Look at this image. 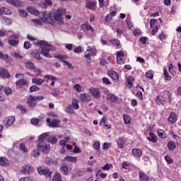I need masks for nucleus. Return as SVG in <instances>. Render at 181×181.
I'll use <instances>...</instances> for the list:
<instances>
[{"label": "nucleus", "mask_w": 181, "mask_h": 181, "mask_svg": "<svg viewBox=\"0 0 181 181\" xmlns=\"http://www.w3.org/2000/svg\"><path fill=\"white\" fill-rule=\"evenodd\" d=\"M44 8H46L47 5L48 6H52L53 5V3L52 2V0H44Z\"/></svg>", "instance_id": "obj_56"}, {"label": "nucleus", "mask_w": 181, "mask_h": 181, "mask_svg": "<svg viewBox=\"0 0 181 181\" xmlns=\"http://www.w3.org/2000/svg\"><path fill=\"white\" fill-rule=\"evenodd\" d=\"M117 146L119 148V149H122L124 148V144H125V141H124L123 138H119L117 141Z\"/></svg>", "instance_id": "obj_31"}, {"label": "nucleus", "mask_w": 181, "mask_h": 181, "mask_svg": "<svg viewBox=\"0 0 181 181\" xmlns=\"http://www.w3.org/2000/svg\"><path fill=\"white\" fill-rule=\"evenodd\" d=\"M132 154L136 158H141V156H142V150H141V148H133Z\"/></svg>", "instance_id": "obj_21"}, {"label": "nucleus", "mask_w": 181, "mask_h": 181, "mask_svg": "<svg viewBox=\"0 0 181 181\" xmlns=\"http://www.w3.org/2000/svg\"><path fill=\"white\" fill-rule=\"evenodd\" d=\"M79 98L81 103H90L91 100V95L88 93H82L80 95Z\"/></svg>", "instance_id": "obj_11"}, {"label": "nucleus", "mask_w": 181, "mask_h": 181, "mask_svg": "<svg viewBox=\"0 0 181 181\" xmlns=\"http://www.w3.org/2000/svg\"><path fill=\"white\" fill-rule=\"evenodd\" d=\"M123 119L124 124H131V116L128 115H123Z\"/></svg>", "instance_id": "obj_38"}, {"label": "nucleus", "mask_w": 181, "mask_h": 181, "mask_svg": "<svg viewBox=\"0 0 181 181\" xmlns=\"http://www.w3.org/2000/svg\"><path fill=\"white\" fill-rule=\"evenodd\" d=\"M16 86L17 88H22L23 87V80L21 79L16 82Z\"/></svg>", "instance_id": "obj_49"}, {"label": "nucleus", "mask_w": 181, "mask_h": 181, "mask_svg": "<svg viewBox=\"0 0 181 181\" xmlns=\"http://www.w3.org/2000/svg\"><path fill=\"white\" fill-rule=\"evenodd\" d=\"M11 56H12L15 59H23V57L21 55H20L18 53H17L16 52H11Z\"/></svg>", "instance_id": "obj_48"}, {"label": "nucleus", "mask_w": 181, "mask_h": 181, "mask_svg": "<svg viewBox=\"0 0 181 181\" xmlns=\"http://www.w3.org/2000/svg\"><path fill=\"white\" fill-rule=\"evenodd\" d=\"M13 122H15V117L12 116L6 117L4 120V124L6 127V128H9V127L13 125Z\"/></svg>", "instance_id": "obj_9"}, {"label": "nucleus", "mask_w": 181, "mask_h": 181, "mask_svg": "<svg viewBox=\"0 0 181 181\" xmlns=\"http://www.w3.org/2000/svg\"><path fill=\"white\" fill-rule=\"evenodd\" d=\"M53 181H62V175H60V173H56L53 177H52Z\"/></svg>", "instance_id": "obj_37"}, {"label": "nucleus", "mask_w": 181, "mask_h": 181, "mask_svg": "<svg viewBox=\"0 0 181 181\" xmlns=\"http://www.w3.org/2000/svg\"><path fill=\"white\" fill-rule=\"evenodd\" d=\"M126 22L127 23L129 29L132 30V29H134V25H132V22H131V20L129 18H127Z\"/></svg>", "instance_id": "obj_57"}, {"label": "nucleus", "mask_w": 181, "mask_h": 181, "mask_svg": "<svg viewBox=\"0 0 181 181\" xmlns=\"http://www.w3.org/2000/svg\"><path fill=\"white\" fill-rule=\"evenodd\" d=\"M1 23H3L4 25H12V23H13L12 19H11L8 17H1Z\"/></svg>", "instance_id": "obj_23"}, {"label": "nucleus", "mask_w": 181, "mask_h": 181, "mask_svg": "<svg viewBox=\"0 0 181 181\" xmlns=\"http://www.w3.org/2000/svg\"><path fill=\"white\" fill-rule=\"evenodd\" d=\"M33 56L37 60H42V57H40V52H33Z\"/></svg>", "instance_id": "obj_55"}, {"label": "nucleus", "mask_w": 181, "mask_h": 181, "mask_svg": "<svg viewBox=\"0 0 181 181\" xmlns=\"http://www.w3.org/2000/svg\"><path fill=\"white\" fill-rule=\"evenodd\" d=\"M25 67H27V69H30V70H33V69H35V65H33L32 62L28 61L25 62Z\"/></svg>", "instance_id": "obj_42"}, {"label": "nucleus", "mask_w": 181, "mask_h": 181, "mask_svg": "<svg viewBox=\"0 0 181 181\" xmlns=\"http://www.w3.org/2000/svg\"><path fill=\"white\" fill-rule=\"evenodd\" d=\"M107 121H108V119H107V117L104 116L102 119H101V124H103V125L105 126V127L107 129H111V124H108V122H107Z\"/></svg>", "instance_id": "obj_30"}, {"label": "nucleus", "mask_w": 181, "mask_h": 181, "mask_svg": "<svg viewBox=\"0 0 181 181\" xmlns=\"http://www.w3.org/2000/svg\"><path fill=\"white\" fill-rule=\"evenodd\" d=\"M48 136L49 132L40 134L38 138V142H40V144H42L43 141H45V139H46V138H47Z\"/></svg>", "instance_id": "obj_29"}, {"label": "nucleus", "mask_w": 181, "mask_h": 181, "mask_svg": "<svg viewBox=\"0 0 181 181\" xmlns=\"http://www.w3.org/2000/svg\"><path fill=\"white\" fill-rule=\"evenodd\" d=\"M146 77L150 79L153 78V74L152 73V71H148V72H146Z\"/></svg>", "instance_id": "obj_60"}, {"label": "nucleus", "mask_w": 181, "mask_h": 181, "mask_svg": "<svg viewBox=\"0 0 181 181\" xmlns=\"http://www.w3.org/2000/svg\"><path fill=\"white\" fill-rule=\"evenodd\" d=\"M31 124H33V125H35V126L39 125V119L37 118L32 119Z\"/></svg>", "instance_id": "obj_62"}, {"label": "nucleus", "mask_w": 181, "mask_h": 181, "mask_svg": "<svg viewBox=\"0 0 181 181\" xmlns=\"http://www.w3.org/2000/svg\"><path fill=\"white\" fill-rule=\"evenodd\" d=\"M44 78H46L47 83H49V81L51 82V86L53 87L56 82L57 81V78L53 75H45L44 76Z\"/></svg>", "instance_id": "obj_10"}, {"label": "nucleus", "mask_w": 181, "mask_h": 181, "mask_svg": "<svg viewBox=\"0 0 181 181\" xmlns=\"http://www.w3.org/2000/svg\"><path fill=\"white\" fill-rule=\"evenodd\" d=\"M168 121L171 124H175V122L177 121V116L176 115V113H175V112L170 113V117H168Z\"/></svg>", "instance_id": "obj_18"}, {"label": "nucleus", "mask_w": 181, "mask_h": 181, "mask_svg": "<svg viewBox=\"0 0 181 181\" xmlns=\"http://www.w3.org/2000/svg\"><path fill=\"white\" fill-rule=\"evenodd\" d=\"M9 58V56H8V54H4V53H2V52H0V59H1V60H8V59Z\"/></svg>", "instance_id": "obj_59"}, {"label": "nucleus", "mask_w": 181, "mask_h": 181, "mask_svg": "<svg viewBox=\"0 0 181 181\" xmlns=\"http://www.w3.org/2000/svg\"><path fill=\"white\" fill-rule=\"evenodd\" d=\"M133 34L134 36H141L142 35V33L141 32V30L139 28H136L134 30Z\"/></svg>", "instance_id": "obj_58"}, {"label": "nucleus", "mask_w": 181, "mask_h": 181, "mask_svg": "<svg viewBox=\"0 0 181 181\" xmlns=\"http://www.w3.org/2000/svg\"><path fill=\"white\" fill-rule=\"evenodd\" d=\"M37 148L44 153H49L50 152V144L48 143H40Z\"/></svg>", "instance_id": "obj_5"}, {"label": "nucleus", "mask_w": 181, "mask_h": 181, "mask_svg": "<svg viewBox=\"0 0 181 181\" xmlns=\"http://www.w3.org/2000/svg\"><path fill=\"white\" fill-rule=\"evenodd\" d=\"M64 160L66 162H71L72 163H76L77 162V157L71 156H66L64 157Z\"/></svg>", "instance_id": "obj_26"}, {"label": "nucleus", "mask_w": 181, "mask_h": 181, "mask_svg": "<svg viewBox=\"0 0 181 181\" xmlns=\"http://www.w3.org/2000/svg\"><path fill=\"white\" fill-rule=\"evenodd\" d=\"M0 165L4 168L9 166V161L8 160V158L6 157H0Z\"/></svg>", "instance_id": "obj_24"}, {"label": "nucleus", "mask_w": 181, "mask_h": 181, "mask_svg": "<svg viewBox=\"0 0 181 181\" xmlns=\"http://www.w3.org/2000/svg\"><path fill=\"white\" fill-rule=\"evenodd\" d=\"M40 149L37 148L35 149H34L32 152V155L34 158H39L40 155Z\"/></svg>", "instance_id": "obj_36"}, {"label": "nucleus", "mask_w": 181, "mask_h": 181, "mask_svg": "<svg viewBox=\"0 0 181 181\" xmlns=\"http://www.w3.org/2000/svg\"><path fill=\"white\" fill-rule=\"evenodd\" d=\"M37 46H40L41 48V54L45 57H47L50 59L52 55L50 54V52H53V50H56V47L50 45L45 40H38L36 42Z\"/></svg>", "instance_id": "obj_2"}, {"label": "nucleus", "mask_w": 181, "mask_h": 181, "mask_svg": "<svg viewBox=\"0 0 181 181\" xmlns=\"http://www.w3.org/2000/svg\"><path fill=\"white\" fill-rule=\"evenodd\" d=\"M4 91L6 95H11L12 94V89L9 86L5 87Z\"/></svg>", "instance_id": "obj_45"}, {"label": "nucleus", "mask_w": 181, "mask_h": 181, "mask_svg": "<svg viewBox=\"0 0 181 181\" xmlns=\"http://www.w3.org/2000/svg\"><path fill=\"white\" fill-rule=\"evenodd\" d=\"M164 76L165 80H166L167 81H170V80H172V76L169 75V72H168V70H166L165 69H164Z\"/></svg>", "instance_id": "obj_41"}, {"label": "nucleus", "mask_w": 181, "mask_h": 181, "mask_svg": "<svg viewBox=\"0 0 181 181\" xmlns=\"http://www.w3.org/2000/svg\"><path fill=\"white\" fill-rule=\"evenodd\" d=\"M86 8L90 9L91 11H95V9H97V2L93 1H87Z\"/></svg>", "instance_id": "obj_14"}, {"label": "nucleus", "mask_w": 181, "mask_h": 181, "mask_svg": "<svg viewBox=\"0 0 181 181\" xmlns=\"http://www.w3.org/2000/svg\"><path fill=\"white\" fill-rule=\"evenodd\" d=\"M73 107L71 105H69L68 107L66 109V112H69V114H74V110H73Z\"/></svg>", "instance_id": "obj_52"}, {"label": "nucleus", "mask_w": 181, "mask_h": 181, "mask_svg": "<svg viewBox=\"0 0 181 181\" xmlns=\"http://www.w3.org/2000/svg\"><path fill=\"white\" fill-rule=\"evenodd\" d=\"M11 15L12 12L11 10L6 7L0 8V15Z\"/></svg>", "instance_id": "obj_25"}, {"label": "nucleus", "mask_w": 181, "mask_h": 181, "mask_svg": "<svg viewBox=\"0 0 181 181\" xmlns=\"http://www.w3.org/2000/svg\"><path fill=\"white\" fill-rule=\"evenodd\" d=\"M109 42L110 43H112L113 46H115L117 49H119V47H121V42L117 39L110 40Z\"/></svg>", "instance_id": "obj_32"}, {"label": "nucleus", "mask_w": 181, "mask_h": 181, "mask_svg": "<svg viewBox=\"0 0 181 181\" xmlns=\"http://www.w3.org/2000/svg\"><path fill=\"white\" fill-rule=\"evenodd\" d=\"M39 90H40V88H39V87H37V86L36 85H33L30 88V93H33L35 91H39Z\"/></svg>", "instance_id": "obj_53"}, {"label": "nucleus", "mask_w": 181, "mask_h": 181, "mask_svg": "<svg viewBox=\"0 0 181 181\" xmlns=\"http://www.w3.org/2000/svg\"><path fill=\"white\" fill-rule=\"evenodd\" d=\"M33 84H37V86H42L45 83V80L40 78H34L32 79Z\"/></svg>", "instance_id": "obj_27"}, {"label": "nucleus", "mask_w": 181, "mask_h": 181, "mask_svg": "<svg viewBox=\"0 0 181 181\" xmlns=\"http://www.w3.org/2000/svg\"><path fill=\"white\" fill-rule=\"evenodd\" d=\"M57 59H59V60H61V62H62V63H64L65 62H66L69 59V57H67V55H62V54H59L56 56Z\"/></svg>", "instance_id": "obj_34"}, {"label": "nucleus", "mask_w": 181, "mask_h": 181, "mask_svg": "<svg viewBox=\"0 0 181 181\" xmlns=\"http://www.w3.org/2000/svg\"><path fill=\"white\" fill-rule=\"evenodd\" d=\"M47 125L52 128H59L60 127V119L47 118Z\"/></svg>", "instance_id": "obj_6"}, {"label": "nucleus", "mask_w": 181, "mask_h": 181, "mask_svg": "<svg viewBox=\"0 0 181 181\" xmlns=\"http://www.w3.org/2000/svg\"><path fill=\"white\" fill-rule=\"evenodd\" d=\"M122 168L123 169H129V163L127 161H124L122 163Z\"/></svg>", "instance_id": "obj_63"}, {"label": "nucleus", "mask_w": 181, "mask_h": 181, "mask_svg": "<svg viewBox=\"0 0 181 181\" xmlns=\"http://www.w3.org/2000/svg\"><path fill=\"white\" fill-rule=\"evenodd\" d=\"M166 37H168V34L165 33L163 32L160 35H159V39L161 40V42H163V40H166Z\"/></svg>", "instance_id": "obj_50"}, {"label": "nucleus", "mask_w": 181, "mask_h": 181, "mask_svg": "<svg viewBox=\"0 0 181 181\" xmlns=\"http://www.w3.org/2000/svg\"><path fill=\"white\" fill-rule=\"evenodd\" d=\"M134 77H132V76H128L127 78V84H128V86H129V88H131V87H132V86H133V83H134Z\"/></svg>", "instance_id": "obj_35"}, {"label": "nucleus", "mask_w": 181, "mask_h": 181, "mask_svg": "<svg viewBox=\"0 0 181 181\" xmlns=\"http://www.w3.org/2000/svg\"><path fill=\"white\" fill-rule=\"evenodd\" d=\"M89 92L94 98H100L101 97V92L98 88L91 87L89 88Z\"/></svg>", "instance_id": "obj_8"}, {"label": "nucleus", "mask_w": 181, "mask_h": 181, "mask_svg": "<svg viewBox=\"0 0 181 181\" xmlns=\"http://www.w3.org/2000/svg\"><path fill=\"white\" fill-rule=\"evenodd\" d=\"M66 13V10L64 8H59L58 10L49 13L47 11L42 12L40 13V19L44 23H52V20L50 19V16H54V19L59 23V25H63L64 21L62 18V16Z\"/></svg>", "instance_id": "obj_1"}, {"label": "nucleus", "mask_w": 181, "mask_h": 181, "mask_svg": "<svg viewBox=\"0 0 181 181\" xmlns=\"http://www.w3.org/2000/svg\"><path fill=\"white\" fill-rule=\"evenodd\" d=\"M49 142H50V144H54L57 142V138L55 136H51L49 137Z\"/></svg>", "instance_id": "obj_47"}, {"label": "nucleus", "mask_w": 181, "mask_h": 181, "mask_svg": "<svg viewBox=\"0 0 181 181\" xmlns=\"http://www.w3.org/2000/svg\"><path fill=\"white\" fill-rule=\"evenodd\" d=\"M147 139L150 141L151 142H153V144H156L158 142V138L153 134V132H150L148 134V136L147 137Z\"/></svg>", "instance_id": "obj_19"}, {"label": "nucleus", "mask_w": 181, "mask_h": 181, "mask_svg": "<svg viewBox=\"0 0 181 181\" xmlns=\"http://www.w3.org/2000/svg\"><path fill=\"white\" fill-rule=\"evenodd\" d=\"M111 164L107 163L105 165L102 167L103 170H110L111 169Z\"/></svg>", "instance_id": "obj_64"}, {"label": "nucleus", "mask_w": 181, "mask_h": 181, "mask_svg": "<svg viewBox=\"0 0 181 181\" xmlns=\"http://www.w3.org/2000/svg\"><path fill=\"white\" fill-rule=\"evenodd\" d=\"M107 75L112 80H115V81H118L119 80V76L118 75V73L114 71H108Z\"/></svg>", "instance_id": "obj_15"}, {"label": "nucleus", "mask_w": 181, "mask_h": 181, "mask_svg": "<svg viewBox=\"0 0 181 181\" xmlns=\"http://www.w3.org/2000/svg\"><path fill=\"white\" fill-rule=\"evenodd\" d=\"M45 96H32L30 95L28 98L27 99V104L28 105V107L30 108H33L36 104H37V101H42V100H44Z\"/></svg>", "instance_id": "obj_3"}, {"label": "nucleus", "mask_w": 181, "mask_h": 181, "mask_svg": "<svg viewBox=\"0 0 181 181\" xmlns=\"http://www.w3.org/2000/svg\"><path fill=\"white\" fill-rule=\"evenodd\" d=\"M95 47L93 46H89L87 47L86 51L85 52V57L88 60H91V55L95 56Z\"/></svg>", "instance_id": "obj_4"}, {"label": "nucleus", "mask_w": 181, "mask_h": 181, "mask_svg": "<svg viewBox=\"0 0 181 181\" xmlns=\"http://www.w3.org/2000/svg\"><path fill=\"white\" fill-rule=\"evenodd\" d=\"M9 76V71H8V70H6V69H0V77H1V78H8Z\"/></svg>", "instance_id": "obj_20"}, {"label": "nucleus", "mask_w": 181, "mask_h": 181, "mask_svg": "<svg viewBox=\"0 0 181 181\" xmlns=\"http://www.w3.org/2000/svg\"><path fill=\"white\" fill-rule=\"evenodd\" d=\"M168 148L170 151H175L176 148V144L175 141H169L168 143Z\"/></svg>", "instance_id": "obj_33"}, {"label": "nucleus", "mask_w": 181, "mask_h": 181, "mask_svg": "<svg viewBox=\"0 0 181 181\" xmlns=\"http://www.w3.org/2000/svg\"><path fill=\"white\" fill-rule=\"evenodd\" d=\"M117 100H118V98L113 93H109L107 95V101H110V103H116Z\"/></svg>", "instance_id": "obj_22"}, {"label": "nucleus", "mask_w": 181, "mask_h": 181, "mask_svg": "<svg viewBox=\"0 0 181 181\" xmlns=\"http://www.w3.org/2000/svg\"><path fill=\"white\" fill-rule=\"evenodd\" d=\"M18 36L16 35H13L11 36L10 39L8 40V45L11 46H16L19 41L18 40Z\"/></svg>", "instance_id": "obj_12"}, {"label": "nucleus", "mask_w": 181, "mask_h": 181, "mask_svg": "<svg viewBox=\"0 0 181 181\" xmlns=\"http://www.w3.org/2000/svg\"><path fill=\"white\" fill-rule=\"evenodd\" d=\"M116 33L117 37H121V36H122V35L124 34V28L121 27L119 28H117L116 30Z\"/></svg>", "instance_id": "obj_40"}, {"label": "nucleus", "mask_w": 181, "mask_h": 181, "mask_svg": "<svg viewBox=\"0 0 181 181\" xmlns=\"http://www.w3.org/2000/svg\"><path fill=\"white\" fill-rule=\"evenodd\" d=\"M72 107L74 110H78L79 105H78V100L76 99H73L72 100Z\"/></svg>", "instance_id": "obj_39"}, {"label": "nucleus", "mask_w": 181, "mask_h": 181, "mask_svg": "<svg viewBox=\"0 0 181 181\" xmlns=\"http://www.w3.org/2000/svg\"><path fill=\"white\" fill-rule=\"evenodd\" d=\"M33 172H35V169L33 168V166L30 165H26L24 166L23 175H32Z\"/></svg>", "instance_id": "obj_13"}, {"label": "nucleus", "mask_w": 181, "mask_h": 181, "mask_svg": "<svg viewBox=\"0 0 181 181\" xmlns=\"http://www.w3.org/2000/svg\"><path fill=\"white\" fill-rule=\"evenodd\" d=\"M27 10L32 15H35V16H37V15H39V11L35 8V7H28Z\"/></svg>", "instance_id": "obj_28"}, {"label": "nucleus", "mask_w": 181, "mask_h": 181, "mask_svg": "<svg viewBox=\"0 0 181 181\" xmlns=\"http://www.w3.org/2000/svg\"><path fill=\"white\" fill-rule=\"evenodd\" d=\"M111 148V143H104L103 145V151H107V149H110Z\"/></svg>", "instance_id": "obj_51"}, {"label": "nucleus", "mask_w": 181, "mask_h": 181, "mask_svg": "<svg viewBox=\"0 0 181 181\" xmlns=\"http://www.w3.org/2000/svg\"><path fill=\"white\" fill-rule=\"evenodd\" d=\"M157 134L158 135V136H160V138H165V132H163V130H158L157 132Z\"/></svg>", "instance_id": "obj_61"}, {"label": "nucleus", "mask_w": 181, "mask_h": 181, "mask_svg": "<svg viewBox=\"0 0 181 181\" xmlns=\"http://www.w3.org/2000/svg\"><path fill=\"white\" fill-rule=\"evenodd\" d=\"M8 5H12V6H22V2L19 0H6Z\"/></svg>", "instance_id": "obj_16"}, {"label": "nucleus", "mask_w": 181, "mask_h": 181, "mask_svg": "<svg viewBox=\"0 0 181 181\" xmlns=\"http://www.w3.org/2000/svg\"><path fill=\"white\" fill-rule=\"evenodd\" d=\"M139 180L140 181H149V176H148L144 171H140L139 173Z\"/></svg>", "instance_id": "obj_17"}, {"label": "nucleus", "mask_w": 181, "mask_h": 181, "mask_svg": "<svg viewBox=\"0 0 181 181\" xmlns=\"http://www.w3.org/2000/svg\"><path fill=\"white\" fill-rule=\"evenodd\" d=\"M165 160L167 162L168 165L173 163V160L169 156H165Z\"/></svg>", "instance_id": "obj_54"}, {"label": "nucleus", "mask_w": 181, "mask_h": 181, "mask_svg": "<svg viewBox=\"0 0 181 181\" xmlns=\"http://www.w3.org/2000/svg\"><path fill=\"white\" fill-rule=\"evenodd\" d=\"M61 172L63 175H67L69 172V168L66 165H63L61 167Z\"/></svg>", "instance_id": "obj_46"}, {"label": "nucleus", "mask_w": 181, "mask_h": 181, "mask_svg": "<svg viewBox=\"0 0 181 181\" xmlns=\"http://www.w3.org/2000/svg\"><path fill=\"white\" fill-rule=\"evenodd\" d=\"M37 172H38L39 175H44V176H45L46 177H52V171H50L47 168L39 167L37 168Z\"/></svg>", "instance_id": "obj_7"}, {"label": "nucleus", "mask_w": 181, "mask_h": 181, "mask_svg": "<svg viewBox=\"0 0 181 181\" xmlns=\"http://www.w3.org/2000/svg\"><path fill=\"white\" fill-rule=\"evenodd\" d=\"M86 30H89V32H90V35L94 36V28H93L88 23H87Z\"/></svg>", "instance_id": "obj_44"}, {"label": "nucleus", "mask_w": 181, "mask_h": 181, "mask_svg": "<svg viewBox=\"0 0 181 181\" xmlns=\"http://www.w3.org/2000/svg\"><path fill=\"white\" fill-rule=\"evenodd\" d=\"M73 88L75 90V91H77V93H81V90L83 89L81 86H80L78 83L75 84Z\"/></svg>", "instance_id": "obj_43"}]
</instances>
